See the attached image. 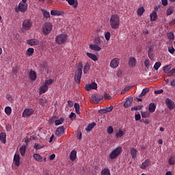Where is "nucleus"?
Wrapping results in <instances>:
<instances>
[{"label":"nucleus","mask_w":175,"mask_h":175,"mask_svg":"<svg viewBox=\"0 0 175 175\" xmlns=\"http://www.w3.org/2000/svg\"><path fill=\"white\" fill-rule=\"evenodd\" d=\"M74 107L75 109V112L77 114H80V105L79 103H75L74 104Z\"/></svg>","instance_id":"35"},{"label":"nucleus","mask_w":175,"mask_h":175,"mask_svg":"<svg viewBox=\"0 0 175 175\" xmlns=\"http://www.w3.org/2000/svg\"><path fill=\"white\" fill-rule=\"evenodd\" d=\"M168 51L169 53H170V54H174V52H175L174 47L173 46L168 47Z\"/></svg>","instance_id":"56"},{"label":"nucleus","mask_w":175,"mask_h":175,"mask_svg":"<svg viewBox=\"0 0 175 175\" xmlns=\"http://www.w3.org/2000/svg\"><path fill=\"white\" fill-rule=\"evenodd\" d=\"M113 109H114V107H113V105H111L108 107L100 109L99 111V113L100 114H106V113H110L111 111H113Z\"/></svg>","instance_id":"12"},{"label":"nucleus","mask_w":175,"mask_h":175,"mask_svg":"<svg viewBox=\"0 0 175 175\" xmlns=\"http://www.w3.org/2000/svg\"><path fill=\"white\" fill-rule=\"evenodd\" d=\"M70 6H73L75 9L79 5V2L77 0H66Z\"/></svg>","instance_id":"19"},{"label":"nucleus","mask_w":175,"mask_h":175,"mask_svg":"<svg viewBox=\"0 0 175 175\" xmlns=\"http://www.w3.org/2000/svg\"><path fill=\"white\" fill-rule=\"evenodd\" d=\"M165 105L167 106L170 110H173V109H174V102L170 98L165 99Z\"/></svg>","instance_id":"11"},{"label":"nucleus","mask_w":175,"mask_h":175,"mask_svg":"<svg viewBox=\"0 0 175 175\" xmlns=\"http://www.w3.org/2000/svg\"><path fill=\"white\" fill-rule=\"evenodd\" d=\"M0 140H1V143H3V144H5V143H6V133H0Z\"/></svg>","instance_id":"30"},{"label":"nucleus","mask_w":175,"mask_h":175,"mask_svg":"<svg viewBox=\"0 0 175 175\" xmlns=\"http://www.w3.org/2000/svg\"><path fill=\"white\" fill-rule=\"evenodd\" d=\"M111 36V34L110 33V32H107L105 34V38L106 40H110Z\"/></svg>","instance_id":"54"},{"label":"nucleus","mask_w":175,"mask_h":175,"mask_svg":"<svg viewBox=\"0 0 175 175\" xmlns=\"http://www.w3.org/2000/svg\"><path fill=\"white\" fill-rule=\"evenodd\" d=\"M150 21H155V20L158 18V15L157 14V12H154L150 14Z\"/></svg>","instance_id":"36"},{"label":"nucleus","mask_w":175,"mask_h":175,"mask_svg":"<svg viewBox=\"0 0 175 175\" xmlns=\"http://www.w3.org/2000/svg\"><path fill=\"white\" fill-rule=\"evenodd\" d=\"M49 90V87L46 85H42L39 88V94L42 95V94H45V92Z\"/></svg>","instance_id":"21"},{"label":"nucleus","mask_w":175,"mask_h":175,"mask_svg":"<svg viewBox=\"0 0 175 175\" xmlns=\"http://www.w3.org/2000/svg\"><path fill=\"white\" fill-rule=\"evenodd\" d=\"M148 57L150 59L153 60L154 59V56L151 54V52L149 51H148Z\"/></svg>","instance_id":"63"},{"label":"nucleus","mask_w":175,"mask_h":175,"mask_svg":"<svg viewBox=\"0 0 175 175\" xmlns=\"http://www.w3.org/2000/svg\"><path fill=\"white\" fill-rule=\"evenodd\" d=\"M138 16H143V13H144V8H139L137 12Z\"/></svg>","instance_id":"47"},{"label":"nucleus","mask_w":175,"mask_h":175,"mask_svg":"<svg viewBox=\"0 0 175 175\" xmlns=\"http://www.w3.org/2000/svg\"><path fill=\"white\" fill-rule=\"evenodd\" d=\"M32 114H33V109L27 108L23 111L22 116L27 118L32 116Z\"/></svg>","instance_id":"8"},{"label":"nucleus","mask_w":175,"mask_h":175,"mask_svg":"<svg viewBox=\"0 0 175 175\" xmlns=\"http://www.w3.org/2000/svg\"><path fill=\"white\" fill-rule=\"evenodd\" d=\"M132 88V87L131 86H126L124 88L123 90H122L121 92V95H124L125 92H126V91H129V90H131Z\"/></svg>","instance_id":"50"},{"label":"nucleus","mask_w":175,"mask_h":175,"mask_svg":"<svg viewBox=\"0 0 175 175\" xmlns=\"http://www.w3.org/2000/svg\"><path fill=\"white\" fill-rule=\"evenodd\" d=\"M90 70V64L86 63L84 68H83V73L84 75H87L88 71Z\"/></svg>","instance_id":"39"},{"label":"nucleus","mask_w":175,"mask_h":175,"mask_svg":"<svg viewBox=\"0 0 175 175\" xmlns=\"http://www.w3.org/2000/svg\"><path fill=\"white\" fill-rule=\"evenodd\" d=\"M150 91V89L148 88H146L143 89L142 93L139 94V98H142V96H144L147 92Z\"/></svg>","instance_id":"38"},{"label":"nucleus","mask_w":175,"mask_h":175,"mask_svg":"<svg viewBox=\"0 0 175 175\" xmlns=\"http://www.w3.org/2000/svg\"><path fill=\"white\" fill-rule=\"evenodd\" d=\"M44 146L41 145L40 144H35L34 148L36 150H41V148H43Z\"/></svg>","instance_id":"53"},{"label":"nucleus","mask_w":175,"mask_h":175,"mask_svg":"<svg viewBox=\"0 0 175 175\" xmlns=\"http://www.w3.org/2000/svg\"><path fill=\"white\" fill-rule=\"evenodd\" d=\"M85 88L86 91H91V90H96V88H98V84H96V83L95 82H93L90 84L86 85Z\"/></svg>","instance_id":"9"},{"label":"nucleus","mask_w":175,"mask_h":175,"mask_svg":"<svg viewBox=\"0 0 175 175\" xmlns=\"http://www.w3.org/2000/svg\"><path fill=\"white\" fill-rule=\"evenodd\" d=\"M53 29V25L50 23H45L42 27V32L44 35H49Z\"/></svg>","instance_id":"6"},{"label":"nucleus","mask_w":175,"mask_h":175,"mask_svg":"<svg viewBox=\"0 0 175 175\" xmlns=\"http://www.w3.org/2000/svg\"><path fill=\"white\" fill-rule=\"evenodd\" d=\"M150 161L147 159L144 162H143L141 165V169H146L147 167H148V166H150Z\"/></svg>","instance_id":"26"},{"label":"nucleus","mask_w":175,"mask_h":175,"mask_svg":"<svg viewBox=\"0 0 175 175\" xmlns=\"http://www.w3.org/2000/svg\"><path fill=\"white\" fill-rule=\"evenodd\" d=\"M64 132H65V127H64V126H62L57 129L55 133L57 136H58L59 137H61V135H64Z\"/></svg>","instance_id":"13"},{"label":"nucleus","mask_w":175,"mask_h":175,"mask_svg":"<svg viewBox=\"0 0 175 175\" xmlns=\"http://www.w3.org/2000/svg\"><path fill=\"white\" fill-rule=\"evenodd\" d=\"M27 44L29 46H38L39 44V40L38 39H31L27 40Z\"/></svg>","instance_id":"16"},{"label":"nucleus","mask_w":175,"mask_h":175,"mask_svg":"<svg viewBox=\"0 0 175 175\" xmlns=\"http://www.w3.org/2000/svg\"><path fill=\"white\" fill-rule=\"evenodd\" d=\"M109 24L112 29H118L120 27V16L112 14L109 19Z\"/></svg>","instance_id":"1"},{"label":"nucleus","mask_w":175,"mask_h":175,"mask_svg":"<svg viewBox=\"0 0 175 175\" xmlns=\"http://www.w3.org/2000/svg\"><path fill=\"white\" fill-rule=\"evenodd\" d=\"M107 132L109 135H111L114 132V129H113V126H109L107 129Z\"/></svg>","instance_id":"48"},{"label":"nucleus","mask_w":175,"mask_h":175,"mask_svg":"<svg viewBox=\"0 0 175 175\" xmlns=\"http://www.w3.org/2000/svg\"><path fill=\"white\" fill-rule=\"evenodd\" d=\"M83 75V64H79L77 67V72L75 74V83L77 84H80V81H81V75Z\"/></svg>","instance_id":"2"},{"label":"nucleus","mask_w":175,"mask_h":175,"mask_svg":"<svg viewBox=\"0 0 175 175\" xmlns=\"http://www.w3.org/2000/svg\"><path fill=\"white\" fill-rule=\"evenodd\" d=\"M101 175H111L110 173V170L109 168H104L100 172Z\"/></svg>","instance_id":"32"},{"label":"nucleus","mask_w":175,"mask_h":175,"mask_svg":"<svg viewBox=\"0 0 175 175\" xmlns=\"http://www.w3.org/2000/svg\"><path fill=\"white\" fill-rule=\"evenodd\" d=\"M163 90L162 89L154 91V94H156L157 95H159V94H163Z\"/></svg>","instance_id":"59"},{"label":"nucleus","mask_w":175,"mask_h":175,"mask_svg":"<svg viewBox=\"0 0 175 175\" xmlns=\"http://www.w3.org/2000/svg\"><path fill=\"white\" fill-rule=\"evenodd\" d=\"M130 151L133 159H136V157L137 155V150H136L135 148H131Z\"/></svg>","instance_id":"23"},{"label":"nucleus","mask_w":175,"mask_h":175,"mask_svg":"<svg viewBox=\"0 0 175 175\" xmlns=\"http://www.w3.org/2000/svg\"><path fill=\"white\" fill-rule=\"evenodd\" d=\"M14 165H16V166H17V167L20 166V154H14Z\"/></svg>","instance_id":"18"},{"label":"nucleus","mask_w":175,"mask_h":175,"mask_svg":"<svg viewBox=\"0 0 175 175\" xmlns=\"http://www.w3.org/2000/svg\"><path fill=\"white\" fill-rule=\"evenodd\" d=\"M156 109H157V105H155V103H151L149 105L148 111L150 113H154Z\"/></svg>","instance_id":"24"},{"label":"nucleus","mask_w":175,"mask_h":175,"mask_svg":"<svg viewBox=\"0 0 175 175\" xmlns=\"http://www.w3.org/2000/svg\"><path fill=\"white\" fill-rule=\"evenodd\" d=\"M167 36L170 40H173V39H174V33H173V32L168 33Z\"/></svg>","instance_id":"49"},{"label":"nucleus","mask_w":175,"mask_h":175,"mask_svg":"<svg viewBox=\"0 0 175 175\" xmlns=\"http://www.w3.org/2000/svg\"><path fill=\"white\" fill-rule=\"evenodd\" d=\"M133 102V98L132 97H129L124 103V107L127 109V107H129V106L132 105Z\"/></svg>","instance_id":"17"},{"label":"nucleus","mask_w":175,"mask_h":175,"mask_svg":"<svg viewBox=\"0 0 175 175\" xmlns=\"http://www.w3.org/2000/svg\"><path fill=\"white\" fill-rule=\"evenodd\" d=\"M32 21L31 19H25L23 21L22 28L23 31H29L32 28Z\"/></svg>","instance_id":"5"},{"label":"nucleus","mask_w":175,"mask_h":175,"mask_svg":"<svg viewBox=\"0 0 175 175\" xmlns=\"http://www.w3.org/2000/svg\"><path fill=\"white\" fill-rule=\"evenodd\" d=\"M141 118H142V116H140V113H137L135 115V121H139Z\"/></svg>","instance_id":"58"},{"label":"nucleus","mask_w":175,"mask_h":175,"mask_svg":"<svg viewBox=\"0 0 175 175\" xmlns=\"http://www.w3.org/2000/svg\"><path fill=\"white\" fill-rule=\"evenodd\" d=\"M103 99V96L99 94H93L92 96V100L93 103H99V102H100V100H102Z\"/></svg>","instance_id":"7"},{"label":"nucleus","mask_w":175,"mask_h":175,"mask_svg":"<svg viewBox=\"0 0 175 175\" xmlns=\"http://www.w3.org/2000/svg\"><path fill=\"white\" fill-rule=\"evenodd\" d=\"M33 157L36 161H38V162H42V161H43V158L39 154H34Z\"/></svg>","instance_id":"34"},{"label":"nucleus","mask_w":175,"mask_h":175,"mask_svg":"<svg viewBox=\"0 0 175 175\" xmlns=\"http://www.w3.org/2000/svg\"><path fill=\"white\" fill-rule=\"evenodd\" d=\"M174 12V7L170 6L166 11V15L171 16V14H173Z\"/></svg>","instance_id":"28"},{"label":"nucleus","mask_w":175,"mask_h":175,"mask_svg":"<svg viewBox=\"0 0 175 175\" xmlns=\"http://www.w3.org/2000/svg\"><path fill=\"white\" fill-rule=\"evenodd\" d=\"M29 77L30 79V80H31V81H35V80H36L38 75L36 74V72H35L34 70H30L29 73Z\"/></svg>","instance_id":"14"},{"label":"nucleus","mask_w":175,"mask_h":175,"mask_svg":"<svg viewBox=\"0 0 175 175\" xmlns=\"http://www.w3.org/2000/svg\"><path fill=\"white\" fill-rule=\"evenodd\" d=\"M161 64L160 62H156V63L154 64V69L155 70H158L159 69V68H161Z\"/></svg>","instance_id":"51"},{"label":"nucleus","mask_w":175,"mask_h":175,"mask_svg":"<svg viewBox=\"0 0 175 175\" xmlns=\"http://www.w3.org/2000/svg\"><path fill=\"white\" fill-rule=\"evenodd\" d=\"M51 16H61V14H62V12L58 10H51Z\"/></svg>","instance_id":"37"},{"label":"nucleus","mask_w":175,"mask_h":175,"mask_svg":"<svg viewBox=\"0 0 175 175\" xmlns=\"http://www.w3.org/2000/svg\"><path fill=\"white\" fill-rule=\"evenodd\" d=\"M171 85L172 87H175V79L171 81Z\"/></svg>","instance_id":"64"},{"label":"nucleus","mask_w":175,"mask_h":175,"mask_svg":"<svg viewBox=\"0 0 175 175\" xmlns=\"http://www.w3.org/2000/svg\"><path fill=\"white\" fill-rule=\"evenodd\" d=\"M141 116L142 118H148L150 117V113L146 111L141 112Z\"/></svg>","instance_id":"46"},{"label":"nucleus","mask_w":175,"mask_h":175,"mask_svg":"<svg viewBox=\"0 0 175 175\" xmlns=\"http://www.w3.org/2000/svg\"><path fill=\"white\" fill-rule=\"evenodd\" d=\"M76 158H77V152L76 150H72L70 153V161H76Z\"/></svg>","instance_id":"20"},{"label":"nucleus","mask_w":175,"mask_h":175,"mask_svg":"<svg viewBox=\"0 0 175 175\" xmlns=\"http://www.w3.org/2000/svg\"><path fill=\"white\" fill-rule=\"evenodd\" d=\"M90 49L94 50V51H100L102 50V48L98 46V44H91L90 45Z\"/></svg>","instance_id":"25"},{"label":"nucleus","mask_w":175,"mask_h":175,"mask_svg":"<svg viewBox=\"0 0 175 175\" xmlns=\"http://www.w3.org/2000/svg\"><path fill=\"white\" fill-rule=\"evenodd\" d=\"M6 99L9 100V102H11V103L13 102V97L10 94L6 95Z\"/></svg>","instance_id":"55"},{"label":"nucleus","mask_w":175,"mask_h":175,"mask_svg":"<svg viewBox=\"0 0 175 175\" xmlns=\"http://www.w3.org/2000/svg\"><path fill=\"white\" fill-rule=\"evenodd\" d=\"M125 135V133L122 131V130H119V131L116 133V136L118 139L122 137Z\"/></svg>","instance_id":"40"},{"label":"nucleus","mask_w":175,"mask_h":175,"mask_svg":"<svg viewBox=\"0 0 175 175\" xmlns=\"http://www.w3.org/2000/svg\"><path fill=\"white\" fill-rule=\"evenodd\" d=\"M121 152H122V148L121 146H119L117 148L114 149L109 154L110 159H116V158H118V157L121 155Z\"/></svg>","instance_id":"4"},{"label":"nucleus","mask_w":175,"mask_h":175,"mask_svg":"<svg viewBox=\"0 0 175 175\" xmlns=\"http://www.w3.org/2000/svg\"><path fill=\"white\" fill-rule=\"evenodd\" d=\"M68 40V35L66 34H59L55 37V42L57 44H64Z\"/></svg>","instance_id":"3"},{"label":"nucleus","mask_w":175,"mask_h":175,"mask_svg":"<svg viewBox=\"0 0 175 175\" xmlns=\"http://www.w3.org/2000/svg\"><path fill=\"white\" fill-rule=\"evenodd\" d=\"M81 136H82L81 131H79V132L77 133V139H79V140H81Z\"/></svg>","instance_id":"62"},{"label":"nucleus","mask_w":175,"mask_h":175,"mask_svg":"<svg viewBox=\"0 0 175 175\" xmlns=\"http://www.w3.org/2000/svg\"><path fill=\"white\" fill-rule=\"evenodd\" d=\"M53 81L51 79L46 80L44 85H46V87H49V85H51V84H53Z\"/></svg>","instance_id":"52"},{"label":"nucleus","mask_w":175,"mask_h":175,"mask_svg":"<svg viewBox=\"0 0 175 175\" xmlns=\"http://www.w3.org/2000/svg\"><path fill=\"white\" fill-rule=\"evenodd\" d=\"M119 64H120V59L114 58L111 61L110 66H111V68L116 69V68H117Z\"/></svg>","instance_id":"10"},{"label":"nucleus","mask_w":175,"mask_h":175,"mask_svg":"<svg viewBox=\"0 0 175 175\" xmlns=\"http://www.w3.org/2000/svg\"><path fill=\"white\" fill-rule=\"evenodd\" d=\"M64 121H65V119H64L63 118H60L59 120H56L55 121V125H61L62 122H64Z\"/></svg>","instance_id":"43"},{"label":"nucleus","mask_w":175,"mask_h":175,"mask_svg":"<svg viewBox=\"0 0 175 175\" xmlns=\"http://www.w3.org/2000/svg\"><path fill=\"white\" fill-rule=\"evenodd\" d=\"M170 73L171 76H173V77L175 76V67L170 70Z\"/></svg>","instance_id":"60"},{"label":"nucleus","mask_w":175,"mask_h":175,"mask_svg":"<svg viewBox=\"0 0 175 175\" xmlns=\"http://www.w3.org/2000/svg\"><path fill=\"white\" fill-rule=\"evenodd\" d=\"M42 12L44 17L46 18H50V12H47L46 10H42Z\"/></svg>","instance_id":"44"},{"label":"nucleus","mask_w":175,"mask_h":175,"mask_svg":"<svg viewBox=\"0 0 175 175\" xmlns=\"http://www.w3.org/2000/svg\"><path fill=\"white\" fill-rule=\"evenodd\" d=\"M129 65L132 68H134V66H136V59L134 57H131L129 58Z\"/></svg>","instance_id":"22"},{"label":"nucleus","mask_w":175,"mask_h":175,"mask_svg":"<svg viewBox=\"0 0 175 175\" xmlns=\"http://www.w3.org/2000/svg\"><path fill=\"white\" fill-rule=\"evenodd\" d=\"M169 165H175L174 157L172 156L168 159Z\"/></svg>","instance_id":"45"},{"label":"nucleus","mask_w":175,"mask_h":175,"mask_svg":"<svg viewBox=\"0 0 175 175\" xmlns=\"http://www.w3.org/2000/svg\"><path fill=\"white\" fill-rule=\"evenodd\" d=\"M5 113L7 114V116H10V114H12V107H6L5 108Z\"/></svg>","instance_id":"42"},{"label":"nucleus","mask_w":175,"mask_h":175,"mask_svg":"<svg viewBox=\"0 0 175 175\" xmlns=\"http://www.w3.org/2000/svg\"><path fill=\"white\" fill-rule=\"evenodd\" d=\"M163 6H167V0H161Z\"/></svg>","instance_id":"61"},{"label":"nucleus","mask_w":175,"mask_h":175,"mask_svg":"<svg viewBox=\"0 0 175 175\" xmlns=\"http://www.w3.org/2000/svg\"><path fill=\"white\" fill-rule=\"evenodd\" d=\"M19 151H20L21 155L22 157H24V155H25V151H27V146L23 145V146L20 148Z\"/></svg>","instance_id":"27"},{"label":"nucleus","mask_w":175,"mask_h":175,"mask_svg":"<svg viewBox=\"0 0 175 175\" xmlns=\"http://www.w3.org/2000/svg\"><path fill=\"white\" fill-rule=\"evenodd\" d=\"M28 5L25 3H20L18 4L19 12H27Z\"/></svg>","instance_id":"15"},{"label":"nucleus","mask_w":175,"mask_h":175,"mask_svg":"<svg viewBox=\"0 0 175 175\" xmlns=\"http://www.w3.org/2000/svg\"><path fill=\"white\" fill-rule=\"evenodd\" d=\"M95 125H96V123H95V122L89 124L88 125V127L85 129V131H87V132H91V131H92V129L95 126Z\"/></svg>","instance_id":"31"},{"label":"nucleus","mask_w":175,"mask_h":175,"mask_svg":"<svg viewBox=\"0 0 175 175\" xmlns=\"http://www.w3.org/2000/svg\"><path fill=\"white\" fill-rule=\"evenodd\" d=\"M34 51L35 50L33 49V48H29L27 51V55L31 57V55L33 54Z\"/></svg>","instance_id":"41"},{"label":"nucleus","mask_w":175,"mask_h":175,"mask_svg":"<svg viewBox=\"0 0 175 175\" xmlns=\"http://www.w3.org/2000/svg\"><path fill=\"white\" fill-rule=\"evenodd\" d=\"M170 69H172V64L164 66L163 67L164 73H170V71L172 70Z\"/></svg>","instance_id":"33"},{"label":"nucleus","mask_w":175,"mask_h":175,"mask_svg":"<svg viewBox=\"0 0 175 175\" xmlns=\"http://www.w3.org/2000/svg\"><path fill=\"white\" fill-rule=\"evenodd\" d=\"M86 55H88L89 58L92 59V61H98V57H96V55L90 53H87Z\"/></svg>","instance_id":"29"},{"label":"nucleus","mask_w":175,"mask_h":175,"mask_svg":"<svg viewBox=\"0 0 175 175\" xmlns=\"http://www.w3.org/2000/svg\"><path fill=\"white\" fill-rule=\"evenodd\" d=\"M144 66H146V68H147L148 69V68H150V61H148V59H146L144 62Z\"/></svg>","instance_id":"57"}]
</instances>
